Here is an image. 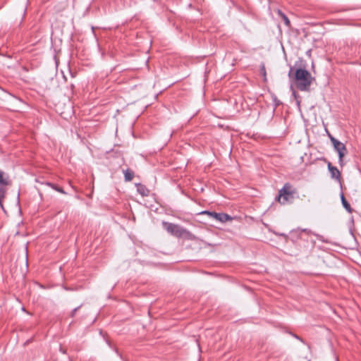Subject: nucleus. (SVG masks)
<instances>
[{
    "label": "nucleus",
    "instance_id": "0eeeda50",
    "mask_svg": "<svg viewBox=\"0 0 361 361\" xmlns=\"http://www.w3.org/2000/svg\"><path fill=\"white\" fill-rule=\"evenodd\" d=\"M11 181L9 176L3 171L0 170V186H6L11 185Z\"/></svg>",
    "mask_w": 361,
    "mask_h": 361
},
{
    "label": "nucleus",
    "instance_id": "393cba45",
    "mask_svg": "<svg viewBox=\"0 0 361 361\" xmlns=\"http://www.w3.org/2000/svg\"><path fill=\"white\" fill-rule=\"evenodd\" d=\"M302 231L304 232H307V229H303Z\"/></svg>",
    "mask_w": 361,
    "mask_h": 361
},
{
    "label": "nucleus",
    "instance_id": "f8f14e48",
    "mask_svg": "<svg viewBox=\"0 0 361 361\" xmlns=\"http://www.w3.org/2000/svg\"><path fill=\"white\" fill-rule=\"evenodd\" d=\"M46 185L50 186L51 188H53L54 190H56L57 192H59L60 193L66 194V192L64 191V190L62 188L59 187V186H57L56 185H55L54 183H49V182H47Z\"/></svg>",
    "mask_w": 361,
    "mask_h": 361
},
{
    "label": "nucleus",
    "instance_id": "412c9836",
    "mask_svg": "<svg viewBox=\"0 0 361 361\" xmlns=\"http://www.w3.org/2000/svg\"><path fill=\"white\" fill-rule=\"evenodd\" d=\"M292 335H293V336L294 338H295L296 339H298V340H299V341H302V342H304V341H303V340H302L300 337H299L298 335H296V334H293Z\"/></svg>",
    "mask_w": 361,
    "mask_h": 361
},
{
    "label": "nucleus",
    "instance_id": "9d476101",
    "mask_svg": "<svg viewBox=\"0 0 361 361\" xmlns=\"http://www.w3.org/2000/svg\"><path fill=\"white\" fill-rule=\"evenodd\" d=\"M277 13H278L279 16H280L282 18L286 26L288 27H290V21L288 19V18L287 17V16L279 9H278Z\"/></svg>",
    "mask_w": 361,
    "mask_h": 361
},
{
    "label": "nucleus",
    "instance_id": "f03ea898",
    "mask_svg": "<svg viewBox=\"0 0 361 361\" xmlns=\"http://www.w3.org/2000/svg\"><path fill=\"white\" fill-rule=\"evenodd\" d=\"M330 140L332 142L334 149L338 152V163L342 166L343 164V157L347 152V149L343 142H340L335 137L331 136Z\"/></svg>",
    "mask_w": 361,
    "mask_h": 361
},
{
    "label": "nucleus",
    "instance_id": "20e7f679",
    "mask_svg": "<svg viewBox=\"0 0 361 361\" xmlns=\"http://www.w3.org/2000/svg\"><path fill=\"white\" fill-rule=\"evenodd\" d=\"M164 224L166 225V231L176 237H181L186 232V229L179 225L165 222Z\"/></svg>",
    "mask_w": 361,
    "mask_h": 361
},
{
    "label": "nucleus",
    "instance_id": "9b49d317",
    "mask_svg": "<svg viewBox=\"0 0 361 361\" xmlns=\"http://www.w3.org/2000/svg\"><path fill=\"white\" fill-rule=\"evenodd\" d=\"M124 174V180L126 182H129L132 180L134 176V172L129 169L123 171Z\"/></svg>",
    "mask_w": 361,
    "mask_h": 361
},
{
    "label": "nucleus",
    "instance_id": "f3484780",
    "mask_svg": "<svg viewBox=\"0 0 361 361\" xmlns=\"http://www.w3.org/2000/svg\"><path fill=\"white\" fill-rule=\"evenodd\" d=\"M80 307H81V305H80V306H78V307H77L74 308V309L71 311V317H73L75 316V314L76 312H77V311L80 308Z\"/></svg>",
    "mask_w": 361,
    "mask_h": 361
},
{
    "label": "nucleus",
    "instance_id": "f257e3e1",
    "mask_svg": "<svg viewBox=\"0 0 361 361\" xmlns=\"http://www.w3.org/2000/svg\"><path fill=\"white\" fill-rule=\"evenodd\" d=\"M298 62L294 66H290L288 76L291 82H293L296 87L300 91H309L312 80H314L311 73L306 70L305 67H298Z\"/></svg>",
    "mask_w": 361,
    "mask_h": 361
},
{
    "label": "nucleus",
    "instance_id": "423d86ee",
    "mask_svg": "<svg viewBox=\"0 0 361 361\" xmlns=\"http://www.w3.org/2000/svg\"><path fill=\"white\" fill-rule=\"evenodd\" d=\"M212 218L221 223H225L228 221L233 219V218L230 215L226 213H217L215 212H213Z\"/></svg>",
    "mask_w": 361,
    "mask_h": 361
},
{
    "label": "nucleus",
    "instance_id": "aec40b11",
    "mask_svg": "<svg viewBox=\"0 0 361 361\" xmlns=\"http://www.w3.org/2000/svg\"><path fill=\"white\" fill-rule=\"evenodd\" d=\"M4 198H2V197H0V207L1 208V209L6 212V210L4 209V204H3V200H4Z\"/></svg>",
    "mask_w": 361,
    "mask_h": 361
},
{
    "label": "nucleus",
    "instance_id": "6e6552de",
    "mask_svg": "<svg viewBox=\"0 0 361 361\" xmlns=\"http://www.w3.org/2000/svg\"><path fill=\"white\" fill-rule=\"evenodd\" d=\"M137 191L139 194H140L143 197H147L149 194V190L146 188L145 185L141 183H136Z\"/></svg>",
    "mask_w": 361,
    "mask_h": 361
},
{
    "label": "nucleus",
    "instance_id": "a211bd4d",
    "mask_svg": "<svg viewBox=\"0 0 361 361\" xmlns=\"http://www.w3.org/2000/svg\"><path fill=\"white\" fill-rule=\"evenodd\" d=\"M290 90H292V94H293V96L294 97V98H295V99H298V93H297V92H296V91L293 89V85H290Z\"/></svg>",
    "mask_w": 361,
    "mask_h": 361
},
{
    "label": "nucleus",
    "instance_id": "5701e85b",
    "mask_svg": "<svg viewBox=\"0 0 361 361\" xmlns=\"http://www.w3.org/2000/svg\"><path fill=\"white\" fill-rule=\"evenodd\" d=\"M115 351L116 352V353L120 356L121 357V355L119 354L118 351L117 350V349H115Z\"/></svg>",
    "mask_w": 361,
    "mask_h": 361
},
{
    "label": "nucleus",
    "instance_id": "b1692460",
    "mask_svg": "<svg viewBox=\"0 0 361 361\" xmlns=\"http://www.w3.org/2000/svg\"><path fill=\"white\" fill-rule=\"evenodd\" d=\"M61 350L63 353H65L64 350H62V349L61 348V350Z\"/></svg>",
    "mask_w": 361,
    "mask_h": 361
},
{
    "label": "nucleus",
    "instance_id": "ddd939ff",
    "mask_svg": "<svg viewBox=\"0 0 361 361\" xmlns=\"http://www.w3.org/2000/svg\"><path fill=\"white\" fill-rule=\"evenodd\" d=\"M259 71L264 78V80L266 81L267 80V72H266L265 65L264 63H261V64L259 66Z\"/></svg>",
    "mask_w": 361,
    "mask_h": 361
},
{
    "label": "nucleus",
    "instance_id": "4468645a",
    "mask_svg": "<svg viewBox=\"0 0 361 361\" xmlns=\"http://www.w3.org/2000/svg\"><path fill=\"white\" fill-rule=\"evenodd\" d=\"M315 235L317 236V238L319 240H320V241H322L323 243H331L328 239L325 238L323 235H319V234H316Z\"/></svg>",
    "mask_w": 361,
    "mask_h": 361
},
{
    "label": "nucleus",
    "instance_id": "1a4fd4ad",
    "mask_svg": "<svg viewBox=\"0 0 361 361\" xmlns=\"http://www.w3.org/2000/svg\"><path fill=\"white\" fill-rule=\"evenodd\" d=\"M341 200L343 207L346 209L347 212H348L349 213H351L352 212L351 206H350V203L347 201L345 197H344V195L343 192L341 193Z\"/></svg>",
    "mask_w": 361,
    "mask_h": 361
},
{
    "label": "nucleus",
    "instance_id": "7ed1b4c3",
    "mask_svg": "<svg viewBox=\"0 0 361 361\" xmlns=\"http://www.w3.org/2000/svg\"><path fill=\"white\" fill-rule=\"evenodd\" d=\"M293 198L292 192L289 190V187L286 184L279 192L276 200L282 204L287 203L290 199Z\"/></svg>",
    "mask_w": 361,
    "mask_h": 361
},
{
    "label": "nucleus",
    "instance_id": "a878e982",
    "mask_svg": "<svg viewBox=\"0 0 361 361\" xmlns=\"http://www.w3.org/2000/svg\"><path fill=\"white\" fill-rule=\"evenodd\" d=\"M336 361H338V359H336Z\"/></svg>",
    "mask_w": 361,
    "mask_h": 361
},
{
    "label": "nucleus",
    "instance_id": "2eb2a0df",
    "mask_svg": "<svg viewBox=\"0 0 361 361\" xmlns=\"http://www.w3.org/2000/svg\"><path fill=\"white\" fill-rule=\"evenodd\" d=\"M6 190L4 186H0V197L5 198Z\"/></svg>",
    "mask_w": 361,
    "mask_h": 361
},
{
    "label": "nucleus",
    "instance_id": "4be33fe9",
    "mask_svg": "<svg viewBox=\"0 0 361 361\" xmlns=\"http://www.w3.org/2000/svg\"><path fill=\"white\" fill-rule=\"evenodd\" d=\"M92 30L93 34L95 35V33H94V27L93 26L92 27Z\"/></svg>",
    "mask_w": 361,
    "mask_h": 361
},
{
    "label": "nucleus",
    "instance_id": "39448f33",
    "mask_svg": "<svg viewBox=\"0 0 361 361\" xmlns=\"http://www.w3.org/2000/svg\"><path fill=\"white\" fill-rule=\"evenodd\" d=\"M326 162L328 170L331 174V178L341 183V172L338 168L333 166L330 161H327Z\"/></svg>",
    "mask_w": 361,
    "mask_h": 361
},
{
    "label": "nucleus",
    "instance_id": "dca6fc26",
    "mask_svg": "<svg viewBox=\"0 0 361 361\" xmlns=\"http://www.w3.org/2000/svg\"><path fill=\"white\" fill-rule=\"evenodd\" d=\"M212 214H213V212H210L208 210H204V211H202V212H200V214H206L211 218H212Z\"/></svg>",
    "mask_w": 361,
    "mask_h": 361
},
{
    "label": "nucleus",
    "instance_id": "6ab92c4d",
    "mask_svg": "<svg viewBox=\"0 0 361 361\" xmlns=\"http://www.w3.org/2000/svg\"><path fill=\"white\" fill-rule=\"evenodd\" d=\"M274 102L276 106H278L281 104V102L279 99H277L276 97H274Z\"/></svg>",
    "mask_w": 361,
    "mask_h": 361
}]
</instances>
